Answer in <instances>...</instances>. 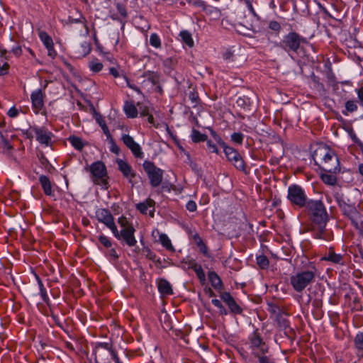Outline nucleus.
<instances>
[{"label": "nucleus", "instance_id": "47", "mask_svg": "<svg viewBox=\"0 0 363 363\" xmlns=\"http://www.w3.org/2000/svg\"><path fill=\"white\" fill-rule=\"evenodd\" d=\"M138 106H139V112L141 117H145L147 115H149V108L146 106L142 105L140 104H138Z\"/></svg>", "mask_w": 363, "mask_h": 363}, {"label": "nucleus", "instance_id": "4", "mask_svg": "<svg viewBox=\"0 0 363 363\" xmlns=\"http://www.w3.org/2000/svg\"><path fill=\"white\" fill-rule=\"evenodd\" d=\"M96 363H111L113 359L116 363H122L117 354V352L113 348V345L109 342L98 343L94 350Z\"/></svg>", "mask_w": 363, "mask_h": 363}, {"label": "nucleus", "instance_id": "14", "mask_svg": "<svg viewBox=\"0 0 363 363\" xmlns=\"http://www.w3.org/2000/svg\"><path fill=\"white\" fill-rule=\"evenodd\" d=\"M121 140L136 158H143L144 153L142 151L141 147L134 140L133 137L128 134H123Z\"/></svg>", "mask_w": 363, "mask_h": 363}, {"label": "nucleus", "instance_id": "50", "mask_svg": "<svg viewBox=\"0 0 363 363\" xmlns=\"http://www.w3.org/2000/svg\"><path fill=\"white\" fill-rule=\"evenodd\" d=\"M233 57H234L233 52L230 50H226L223 54V59L228 62L233 61Z\"/></svg>", "mask_w": 363, "mask_h": 363}, {"label": "nucleus", "instance_id": "41", "mask_svg": "<svg viewBox=\"0 0 363 363\" xmlns=\"http://www.w3.org/2000/svg\"><path fill=\"white\" fill-rule=\"evenodd\" d=\"M99 242L102 246H104L106 248H109L112 245L110 239L104 235H100L99 237Z\"/></svg>", "mask_w": 363, "mask_h": 363}, {"label": "nucleus", "instance_id": "21", "mask_svg": "<svg viewBox=\"0 0 363 363\" xmlns=\"http://www.w3.org/2000/svg\"><path fill=\"white\" fill-rule=\"evenodd\" d=\"M39 182L45 195L53 196L52 184L50 179L45 175H40Z\"/></svg>", "mask_w": 363, "mask_h": 363}, {"label": "nucleus", "instance_id": "15", "mask_svg": "<svg viewBox=\"0 0 363 363\" xmlns=\"http://www.w3.org/2000/svg\"><path fill=\"white\" fill-rule=\"evenodd\" d=\"M118 169L122 172L123 177L128 179V182L134 186L135 182L133 180L136 176L135 172L132 167L125 161L118 159L116 161Z\"/></svg>", "mask_w": 363, "mask_h": 363}, {"label": "nucleus", "instance_id": "36", "mask_svg": "<svg viewBox=\"0 0 363 363\" xmlns=\"http://www.w3.org/2000/svg\"><path fill=\"white\" fill-rule=\"evenodd\" d=\"M150 44L155 48H160L161 47V40L157 33H152L150 35Z\"/></svg>", "mask_w": 363, "mask_h": 363}, {"label": "nucleus", "instance_id": "38", "mask_svg": "<svg viewBox=\"0 0 363 363\" xmlns=\"http://www.w3.org/2000/svg\"><path fill=\"white\" fill-rule=\"evenodd\" d=\"M37 279H38V283L39 288H40V296H41L43 300L45 302H47L49 300V298H48V294L46 292V289L44 287V285H43L42 281L40 280V279L38 277H37Z\"/></svg>", "mask_w": 363, "mask_h": 363}, {"label": "nucleus", "instance_id": "11", "mask_svg": "<svg viewBox=\"0 0 363 363\" xmlns=\"http://www.w3.org/2000/svg\"><path fill=\"white\" fill-rule=\"evenodd\" d=\"M224 152L228 160L232 162L237 169L246 172L245 163L238 150L232 147H228L225 148Z\"/></svg>", "mask_w": 363, "mask_h": 363}, {"label": "nucleus", "instance_id": "10", "mask_svg": "<svg viewBox=\"0 0 363 363\" xmlns=\"http://www.w3.org/2000/svg\"><path fill=\"white\" fill-rule=\"evenodd\" d=\"M89 170L93 182L107 189V171L105 164L101 161L95 162L90 166Z\"/></svg>", "mask_w": 363, "mask_h": 363}, {"label": "nucleus", "instance_id": "42", "mask_svg": "<svg viewBox=\"0 0 363 363\" xmlns=\"http://www.w3.org/2000/svg\"><path fill=\"white\" fill-rule=\"evenodd\" d=\"M321 178L323 182L328 184L333 185L336 182L335 177L330 174H323Z\"/></svg>", "mask_w": 363, "mask_h": 363}, {"label": "nucleus", "instance_id": "16", "mask_svg": "<svg viewBox=\"0 0 363 363\" xmlns=\"http://www.w3.org/2000/svg\"><path fill=\"white\" fill-rule=\"evenodd\" d=\"M44 96L42 89H37L33 91L30 95L32 108L36 114L44 107Z\"/></svg>", "mask_w": 363, "mask_h": 363}, {"label": "nucleus", "instance_id": "44", "mask_svg": "<svg viewBox=\"0 0 363 363\" xmlns=\"http://www.w3.org/2000/svg\"><path fill=\"white\" fill-rule=\"evenodd\" d=\"M355 92L357 95V100L359 102V104L363 107V86H360L359 88L355 89Z\"/></svg>", "mask_w": 363, "mask_h": 363}, {"label": "nucleus", "instance_id": "1", "mask_svg": "<svg viewBox=\"0 0 363 363\" xmlns=\"http://www.w3.org/2000/svg\"><path fill=\"white\" fill-rule=\"evenodd\" d=\"M312 157L315 164L324 172L336 174L340 171L337 156L327 145H319L313 151Z\"/></svg>", "mask_w": 363, "mask_h": 363}, {"label": "nucleus", "instance_id": "28", "mask_svg": "<svg viewBox=\"0 0 363 363\" xmlns=\"http://www.w3.org/2000/svg\"><path fill=\"white\" fill-rule=\"evenodd\" d=\"M192 269L195 272L200 283L202 285H204L206 284V274L201 266L197 264L196 265H194V268Z\"/></svg>", "mask_w": 363, "mask_h": 363}, {"label": "nucleus", "instance_id": "57", "mask_svg": "<svg viewBox=\"0 0 363 363\" xmlns=\"http://www.w3.org/2000/svg\"><path fill=\"white\" fill-rule=\"evenodd\" d=\"M64 345H65V348L71 353H76V351H75V348L74 347L73 345L68 342V341H65L64 342Z\"/></svg>", "mask_w": 363, "mask_h": 363}, {"label": "nucleus", "instance_id": "35", "mask_svg": "<svg viewBox=\"0 0 363 363\" xmlns=\"http://www.w3.org/2000/svg\"><path fill=\"white\" fill-rule=\"evenodd\" d=\"M39 161L41 164V165L49 172H51L52 169H54V167L52 166V164L50 163L48 160L46 158V157L44 155L43 153H41L39 156Z\"/></svg>", "mask_w": 363, "mask_h": 363}, {"label": "nucleus", "instance_id": "24", "mask_svg": "<svg viewBox=\"0 0 363 363\" xmlns=\"http://www.w3.org/2000/svg\"><path fill=\"white\" fill-rule=\"evenodd\" d=\"M123 108L126 116L128 118H134L137 117L138 111L132 102H126Z\"/></svg>", "mask_w": 363, "mask_h": 363}, {"label": "nucleus", "instance_id": "26", "mask_svg": "<svg viewBox=\"0 0 363 363\" xmlns=\"http://www.w3.org/2000/svg\"><path fill=\"white\" fill-rule=\"evenodd\" d=\"M354 347L359 352L363 353V331L358 332L354 337Z\"/></svg>", "mask_w": 363, "mask_h": 363}, {"label": "nucleus", "instance_id": "48", "mask_svg": "<svg viewBox=\"0 0 363 363\" xmlns=\"http://www.w3.org/2000/svg\"><path fill=\"white\" fill-rule=\"evenodd\" d=\"M186 208L189 211L194 212L197 209V205L194 201L190 200L187 202Z\"/></svg>", "mask_w": 363, "mask_h": 363}, {"label": "nucleus", "instance_id": "8", "mask_svg": "<svg viewBox=\"0 0 363 363\" xmlns=\"http://www.w3.org/2000/svg\"><path fill=\"white\" fill-rule=\"evenodd\" d=\"M249 342L251 354L255 358H258L269 352V347L263 340L258 330H255L249 337Z\"/></svg>", "mask_w": 363, "mask_h": 363}, {"label": "nucleus", "instance_id": "6", "mask_svg": "<svg viewBox=\"0 0 363 363\" xmlns=\"http://www.w3.org/2000/svg\"><path fill=\"white\" fill-rule=\"evenodd\" d=\"M118 223L121 228V230H118V233H113L119 240L125 242L129 247H133L136 243L134 236L135 229L128 219L121 216L118 219Z\"/></svg>", "mask_w": 363, "mask_h": 363}, {"label": "nucleus", "instance_id": "30", "mask_svg": "<svg viewBox=\"0 0 363 363\" xmlns=\"http://www.w3.org/2000/svg\"><path fill=\"white\" fill-rule=\"evenodd\" d=\"M69 141L72 145L77 150H82L84 147V143L82 139L79 137L72 135L69 138Z\"/></svg>", "mask_w": 363, "mask_h": 363}, {"label": "nucleus", "instance_id": "23", "mask_svg": "<svg viewBox=\"0 0 363 363\" xmlns=\"http://www.w3.org/2000/svg\"><path fill=\"white\" fill-rule=\"evenodd\" d=\"M142 77L147 79L152 85H157L160 82V74L156 72L146 71L143 74Z\"/></svg>", "mask_w": 363, "mask_h": 363}, {"label": "nucleus", "instance_id": "58", "mask_svg": "<svg viewBox=\"0 0 363 363\" xmlns=\"http://www.w3.org/2000/svg\"><path fill=\"white\" fill-rule=\"evenodd\" d=\"M11 52L17 57L20 56L22 53V49L20 45H16L12 48Z\"/></svg>", "mask_w": 363, "mask_h": 363}, {"label": "nucleus", "instance_id": "64", "mask_svg": "<svg viewBox=\"0 0 363 363\" xmlns=\"http://www.w3.org/2000/svg\"><path fill=\"white\" fill-rule=\"evenodd\" d=\"M127 85H128V86L129 88H130L131 89H133V90L135 91H136V92H138V94H141V93H142V92H141V91H140V89L137 86H135V85H134V84H130V83L128 82V79H127Z\"/></svg>", "mask_w": 363, "mask_h": 363}, {"label": "nucleus", "instance_id": "12", "mask_svg": "<svg viewBox=\"0 0 363 363\" xmlns=\"http://www.w3.org/2000/svg\"><path fill=\"white\" fill-rule=\"evenodd\" d=\"M97 220L106 225L113 233H118V228L114 223V218L111 211L106 208H100L96 211Z\"/></svg>", "mask_w": 363, "mask_h": 363}, {"label": "nucleus", "instance_id": "9", "mask_svg": "<svg viewBox=\"0 0 363 363\" xmlns=\"http://www.w3.org/2000/svg\"><path fill=\"white\" fill-rule=\"evenodd\" d=\"M143 167L150 180V185L152 187L159 186L162 182L163 170L149 160H145L143 162Z\"/></svg>", "mask_w": 363, "mask_h": 363}, {"label": "nucleus", "instance_id": "61", "mask_svg": "<svg viewBox=\"0 0 363 363\" xmlns=\"http://www.w3.org/2000/svg\"><path fill=\"white\" fill-rule=\"evenodd\" d=\"M117 9H118V11L119 13L122 16H123V17H126L127 16L126 10H125V9L123 6H121L120 4H118L117 5Z\"/></svg>", "mask_w": 363, "mask_h": 363}, {"label": "nucleus", "instance_id": "53", "mask_svg": "<svg viewBox=\"0 0 363 363\" xmlns=\"http://www.w3.org/2000/svg\"><path fill=\"white\" fill-rule=\"evenodd\" d=\"M18 110L16 107L13 106L9 110L7 114L11 118H15L18 115Z\"/></svg>", "mask_w": 363, "mask_h": 363}, {"label": "nucleus", "instance_id": "51", "mask_svg": "<svg viewBox=\"0 0 363 363\" xmlns=\"http://www.w3.org/2000/svg\"><path fill=\"white\" fill-rule=\"evenodd\" d=\"M136 208L138 211H140L142 213H146L147 210V205L146 203H139L137 204Z\"/></svg>", "mask_w": 363, "mask_h": 363}, {"label": "nucleus", "instance_id": "20", "mask_svg": "<svg viewBox=\"0 0 363 363\" xmlns=\"http://www.w3.org/2000/svg\"><path fill=\"white\" fill-rule=\"evenodd\" d=\"M157 287L162 296H167L173 294V289L170 283L164 279H160L157 282Z\"/></svg>", "mask_w": 363, "mask_h": 363}, {"label": "nucleus", "instance_id": "49", "mask_svg": "<svg viewBox=\"0 0 363 363\" xmlns=\"http://www.w3.org/2000/svg\"><path fill=\"white\" fill-rule=\"evenodd\" d=\"M244 3H245V6H247V8L248 9V10L250 11V13L254 16H257V14L255 10L254 9V7H253L252 4L250 1V0H244Z\"/></svg>", "mask_w": 363, "mask_h": 363}, {"label": "nucleus", "instance_id": "31", "mask_svg": "<svg viewBox=\"0 0 363 363\" xmlns=\"http://www.w3.org/2000/svg\"><path fill=\"white\" fill-rule=\"evenodd\" d=\"M96 121L98 122L99 125L101 126L104 133L106 135L107 140H112V136L110 133V131H109L108 128L106 123L105 120L101 118V117H99V118H96Z\"/></svg>", "mask_w": 363, "mask_h": 363}, {"label": "nucleus", "instance_id": "45", "mask_svg": "<svg viewBox=\"0 0 363 363\" xmlns=\"http://www.w3.org/2000/svg\"><path fill=\"white\" fill-rule=\"evenodd\" d=\"M269 28L277 33H279L281 30V25L279 22L276 21H272L269 23Z\"/></svg>", "mask_w": 363, "mask_h": 363}, {"label": "nucleus", "instance_id": "32", "mask_svg": "<svg viewBox=\"0 0 363 363\" xmlns=\"http://www.w3.org/2000/svg\"><path fill=\"white\" fill-rule=\"evenodd\" d=\"M257 264L261 269H267L269 265V258L266 255H259L257 257Z\"/></svg>", "mask_w": 363, "mask_h": 363}, {"label": "nucleus", "instance_id": "62", "mask_svg": "<svg viewBox=\"0 0 363 363\" xmlns=\"http://www.w3.org/2000/svg\"><path fill=\"white\" fill-rule=\"evenodd\" d=\"M9 65L5 62L3 65H0V75H4L7 72Z\"/></svg>", "mask_w": 363, "mask_h": 363}, {"label": "nucleus", "instance_id": "63", "mask_svg": "<svg viewBox=\"0 0 363 363\" xmlns=\"http://www.w3.org/2000/svg\"><path fill=\"white\" fill-rule=\"evenodd\" d=\"M109 72H110L111 74H112L116 78L120 77L119 72L115 67H111L109 69Z\"/></svg>", "mask_w": 363, "mask_h": 363}, {"label": "nucleus", "instance_id": "5", "mask_svg": "<svg viewBox=\"0 0 363 363\" xmlns=\"http://www.w3.org/2000/svg\"><path fill=\"white\" fill-rule=\"evenodd\" d=\"M313 271L305 270L297 272L290 278V283L296 292L303 291L308 285L315 281L316 269L313 267Z\"/></svg>", "mask_w": 363, "mask_h": 363}, {"label": "nucleus", "instance_id": "29", "mask_svg": "<svg viewBox=\"0 0 363 363\" xmlns=\"http://www.w3.org/2000/svg\"><path fill=\"white\" fill-rule=\"evenodd\" d=\"M191 140L194 143L203 142L207 140L208 136L206 134H202L200 131L193 129L191 133Z\"/></svg>", "mask_w": 363, "mask_h": 363}, {"label": "nucleus", "instance_id": "25", "mask_svg": "<svg viewBox=\"0 0 363 363\" xmlns=\"http://www.w3.org/2000/svg\"><path fill=\"white\" fill-rule=\"evenodd\" d=\"M320 259L330 261L335 264L342 263V257L339 254H336L335 251H329L328 254L323 257Z\"/></svg>", "mask_w": 363, "mask_h": 363}, {"label": "nucleus", "instance_id": "7", "mask_svg": "<svg viewBox=\"0 0 363 363\" xmlns=\"http://www.w3.org/2000/svg\"><path fill=\"white\" fill-rule=\"evenodd\" d=\"M287 199L293 206L299 208H306L311 200L308 199L305 190L297 184H292L289 186Z\"/></svg>", "mask_w": 363, "mask_h": 363}, {"label": "nucleus", "instance_id": "39", "mask_svg": "<svg viewBox=\"0 0 363 363\" xmlns=\"http://www.w3.org/2000/svg\"><path fill=\"white\" fill-rule=\"evenodd\" d=\"M182 267L185 269H193L194 265H196L197 263L194 259H184L181 262Z\"/></svg>", "mask_w": 363, "mask_h": 363}, {"label": "nucleus", "instance_id": "19", "mask_svg": "<svg viewBox=\"0 0 363 363\" xmlns=\"http://www.w3.org/2000/svg\"><path fill=\"white\" fill-rule=\"evenodd\" d=\"M208 278L211 286L217 291L223 290L224 286L220 277L214 271H211L208 274Z\"/></svg>", "mask_w": 363, "mask_h": 363}, {"label": "nucleus", "instance_id": "59", "mask_svg": "<svg viewBox=\"0 0 363 363\" xmlns=\"http://www.w3.org/2000/svg\"><path fill=\"white\" fill-rule=\"evenodd\" d=\"M106 256L108 257L111 261L116 260L119 257L116 251H109V253L107 254Z\"/></svg>", "mask_w": 363, "mask_h": 363}, {"label": "nucleus", "instance_id": "37", "mask_svg": "<svg viewBox=\"0 0 363 363\" xmlns=\"http://www.w3.org/2000/svg\"><path fill=\"white\" fill-rule=\"evenodd\" d=\"M236 104L238 106L242 108H246L248 107L250 104V99L248 97L246 96H242L238 97V99L236 101Z\"/></svg>", "mask_w": 363, "mask_h": 363}, {"label": "nucleus", "instance_id": "54", "mask_svg": "<svg viewBox=\"0 0 363 363\" xmlns=\"http://www.w3.org/2000/svg\"><path fill=\"white\" fill-rule=\"evenodd\" d=\"M108 140L111 143V151L112 152L118 155L119 153V152H120V148L115 143V142H114L113 138H112V140Z\"/></svg>", "mask_w": 363, "mask_h": 363}, {"label": "nucleus", "instance_id": "43", "mask_svg": "<svg viewBox=\"0 0 363 363\" xmlns=\"http://www.w3.org/2000/svg\"><path fill=\"white\" fill-rule=\"evenodd\" d=\"M204 12L207 15L218 16L219 14V10L217 8L210 5H207L206 8H205Z\"/></svg>", "mask_w": 363, "mask_h": 363}, {"label": "nucleus", "instance_id": "46", "mask_svg": "<svg viewBox=\"0 0 363 363\" xmlns=\"http://www.w3.org/2000/svg\"><path fill=\"white\" fill-rule=\"evenodd\" d=\"M206 145L211 152H214L217 155H219L220 152L216 147V145L211 140H207Z\"/></svg>", "mask_w": 363, "mask_h": 363}, {"label": "nucleus", "instance_id": "52", "mask_svg": "<svg viewBox=\"0 0 363 363\" xmlns=\"http://www.w3.org/2000/svg\"><path fill=\"white\" fill-rule=\"evenodd\" d=\"M257 359H258L259 363H275L266 354L261 356Z\"/></svg>", "mask_w": 363, "mask_h": 363}, {"label": "nucleus", "instance_id": "18", "mask_svg": "<svg viewBox=\"0 0 363 363\" xmlns=\"http://www.w3.org/2000/svg\"><path fill=\"white\" fill-rule=\"evenodd\" d=\"M221 299L228 305L231 313L234 314H241L242 309L236 303L234 298L229 292H223L220 294Z\"/></svg>", "mask_w": 363, "mask_h": 363}, {"label": "nucleus", "instance_id": "56", "mask_svg": "<svg viewBox=\"0 0 363 363\" xmlns=\"http://www.w3.org/2000/svg\"><path fill=\"white\" fill-rule=\"evenodd\" d=\"M194 5L195 6L201 8L203 11H205V8H206V6H207V4H206V2L202 0H196L194 2Z\"/></svg>", "mask_w": 363, "mask_h": 363}, {"label": "nucleus", "instance_id": "60", "mask_svg": "<svg viewBox=\"0 0 363 363\" xmlns=\"http://www.w3.org/2000/svg\"><path fill=\"white\" fill-rule=\"evenodd\" d=\"M216 140L217 143H218V145H220V147L223 149V151H225V147H229L220 137H218V136L216 137Z\"/></svg>", "mask_w": 363, "mask_h": 363}, {"label": "nucleus", "instance_id": "22", "mask_svg": "<svg viewBox=\"0 0 363 363\" xmlns=\"http://www.w3.org/2000/svg\"><path fill=\"white\" fill-rule=\"evenodd\" d=\"M359 102L355 99H349L345 104V109L342 113L344 116L352 113L357 111Z\"/></svg>", "mask_w": 363, "mask_h": 363}, {"label": "nucleus", "instance_id": "40", "mask_svg": "<svg viewBox=\"0 0 363 363\" xmlns=\"http://www.w3.org/2000/svg\"><path fill=\"white\" fill-rule=\"evenodd\" d=\"M244 135L242 133H233L231 135V140L238 145H241L243 142Z\"/></svg>", "mask_w": 363, "mask_h": 363}, {"label": "nucleus", "instance_id": "13", "mask_svg": "<svg viewBox=\"0 0 363 363\" xmlns=\"http://www.w3.org/2000/svg\"><path fill=\"white\" fill-rule=\"evenodd\" d=\"M31 130L35 133V139L39 143L46 147L52 145L54 135L47 128L33 126L31 128Z\"/></svg>", "mask_w": 363, "mask_h": 363}, {"label": "nucleus", "instance_id": "33", "mask_svg": "<svg viewBox=\"0 0 363 363\" xmlns=\"http://www.w3.org/2000/svg\"><path fill=\"white\" fill-rule=\"evenodd\" d=\"M160 242L162 245L166 248V250H174L172 245L171 240L168 238V236L165 234H161L159 238Z\"/></svg>", "mask_w": 363, "mask_h": 363}, {"label": "nucleus", "instance_id": "17", "mask_svg": "<svg viewBox=\"0 0 363 363\" xmlns=\"http://www.w3.org/2000/svg\"><path fill=\"white\" fill-rule=\"evenodd\" d=\"M38 35L40 40L48 50V55L54 59L57 55V52L54 48V43L52 38L45 31L43 30H39Z\"/></svg>", "mask_w": 363, "mask_h": 363}, {"label": "nucleus", "instance_id": "2", "mask_svg": "<svg viewBox=\"0 0 363 363\" xmlns=\"http://www.w3.org/2000/svg\"><path fill=\"white\" fill-rule=\"evenodd\" d=\"M306 43H308V40L306 38L296 31H291L284 35L277 45L291 55V54H299L303 52L304 50L303 45Z\"/></svg>", "mask_w": 363, "mask_h": 363}, {"label": "nucleus", "instance_id": "27", "mask_svg": "<svg viewBox=\"0 0 363 363\" xmlns=\"http://www.w3.org/2000/svg\"><path fill=\"white\" fill-rule=\"evenodd\" d=\"M182 38V42L188 45L189 48L194 46V40L191 34L187 30H182L179 34Z\"/></svg>", "mask_w": 363, "mask_h": 363}, {"label": "nucleus", "instance_id": "55", "mask_svg": "<svg viewBox=\"0 0 363 363\" xmlns=\"http://www.w3.org/2000/svg\"><path fill=\"white\" fill-rule=\"evenodd\" d=\"M176 63V60L172 57L167 58L164 60V65L165 67H172Z\"/></svg>", "mask_w": 363, "mask_h": 363}, {"label": "nucleus", "instance_id": "34", "mask_svg": "<svg viewBox=\"0 0 363 363\" xmlns=\"http://www.w3.org/2000/svg\"><path fill=\"white\" fill-rule=\"evenodd\" d=\"M89 69L94 72H99L103 68V64L98 59H94L89 63Z\"/></svg>", "mask_w": 363, "mask_h": 363}, {"label": "nucleus", "instance_id": "3", "mask_svg": "<svg viewBox=\"0 0 363 363\" xmlns=\"http://www.w3.org/2000/svg\"><path fill=\"white\" fill-rule=\"evenodd\" d=\"M306 209L311 216L313 223L323 230L328 220V213L323 203L320 200H310Z\"/></svg>", "mask_w": 363, "mask_h": 363}]
</instances>
